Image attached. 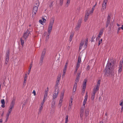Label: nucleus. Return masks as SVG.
<instances>
[{
	"label": "nucleus",
	"mask_w": 123,
	"mask_h": 123,
	"mask_svg": "<svg viewBox=\"0 0 123 123\" xmlns=\"http://www.w3.org/2000/svg\"><path fill=\"white\" fill-rule=\"evenodd\" d=\"M49 92V91L48 90H45V94L44 96V98H46L48 95V92Z\"/></svg>",
	"instance_id": "17"
},
{
	"label": "nucleus",
	"mask_w": 123,
	"mask_h": 123,
	"mask_svg": "<svg viewBox=\"0 0 123 123\" xmlns=\"http://www.w3.org/2000/svg\"><path fill=\"white\" fill-rule=\"evenodd\" d=\"M84 107H85L84 106L83 107H82V109L81 110L80 112H83V113L84 112Z\"/></svg>",
	"instance_id": "42"
},
{
	"label": "nucleus",
	"mask_w": 123,
	"mask_h": 123,
	"mask_svg": "<svg viewBox=\"0 0 123 123\" xmlns=\"http://www.w3.org/2000/svg\"><path fill=\"white\" fill-rule=\"evenodd\" d=\"M81 72L78 71V72L77 73V75L76 76L77 77H78L80 78L81 74Z\"/></svg>",
	"instance_id": "32"
},
{
	"label": "nucleus",
	"mask_w": 123,
	"mask_h": 123,
	"mask_svg": "<svg viewBox=\"0 0 123 123\" xmlns=\"http://www.w3.org/2000/svg\"><path fill=\"white\" fill-rule=\"evenodd\" d=\"M64 96V93L63 92H62L61 93V96H60V99H62L63 98Z\"/></svg>",
	"instance_id": "34"
},
{
	"label": "nucleus",
	"mask_w": 123,
	"mask_h": 123,
	"mask_svg": "<svg viewBox=\"0 0 123 123\" xmlns=\"http://www.w3.org/2000/svg\"><path fill=\"white\" fill-rule=\"evenodd\" d=\"M74 35V33L73 32H72L71 33L70 37V39L69 41L70 42H71V41L72 40V37Z\"/></svg>",
	"instance_id": "22"
},
{
	"label": "nucleus",
	"mask_w": 123,
	"mask_h": 123,
	"mask_svg": "<svg viewBox=\"0 0 123 123\" xmlns=\"http://www.w3.org/2000/svg\"><path fill=\"white\" fill-rule=\"evenodd\" d=\"M9 55L10 51L9 50H8L6 52V54L5 61V63L6 65L8 63L9 60Z\"/></svg>",
	"instance_id": "4"
},
{
	"label": "nucleus",
	"mask_w": 123,
	"mask_h": 123,
	"mask_svg": "<svg viewBox=\"0 0 123 123\" xmlns=\"http://www.w3.org/2000/svg\"><path fill=\"white\" fill-rule=\"evenodd\" d=\"M54 21V19L53 18H51L50 19L48 29V36L46 37V40H47L49 39V36L50 35V33L51 32Z\"/></svg>",
	"instance_id": "2"
},
{
	"label": "nucleus",
	"mask_w": 123,
	"mask_h": 123,
	"mask_svg": "<svg viewBox=\"0 0 123 123\" xmlns=\"http://www.w3.org/2000/svg\"><path fill=\"white\" fill-rule=\"evenodd\" d=\"M43 57H41L40 58V61L39 62V63L41 65H42L43 61L44 59Z\"/></svg>",
	"instance_id": "19"
},
{
	"label": "nucleus",
	"mask_w": 123,
	"mask_h": 123,
	"mask_svg": "<svg viewBox=\"0 0 123 123\" xmlns=\"http://www.w3.org/2000/svg\"><path fill=\"white\" fill-rule=\"evenodd\" d=\"M82 21V20L81 19H80L78 20V23L77 24L76 27L75 28L76 30L78 31L79 30V28L81 26Z\"/></svg>",
	"instance_id": "6"
},
{
	"label": "nucleus",
	"mask_w": 123,
	"mask_h": 123,
	"mask_svg": "<svg viewBox=\"0 0 123 123\" xmlns=\"http://www.w3.org/2000/svg\"><path fill=\"white\" fill-rule=\"evenodd\" d=\"M110 22L108 21H107V22H106V26H105L107 28L108 27V25L110 24Z\"/></svg>",
	"instance_id": "44"
},
{
	"label": "nucleus",
	"mask_w": 123,
	"mask_h": 123,
	"mask_svg": "<svg viewBox=\"0 0 123 123\" xmlns=\"http://www.w3.org/2000/svg\"><path fill=\"white\" fill-rule=\"evenodd\" d=\"M26 80H25H25H24V83H23V85L25 86L26 85Z\"/></svg>",
	"instance_id": "58"
},
{
	"label": "nucleus",
	"mask_w": 123,
	"mask_h": 123,
	"mask_svg": "<svg viewBox=\"0 0 123 123\" xmlns=\"http://www.w3.org/2000/svg\"><path fill=\"white\" fill-rule=\"evenodd\" d=\"M107 21H109V22H110V15H108V17H107Z\"/></svg>",
	"instance_id": "39"
},
{
	"label": "nucleus",
	"mask_w": 123,
	"mask_h": 123,
	"mask_svg": "<svg viewBox=\"0 0 123 123\" xmlns=\"http://www.w3.org/2000/svg\"><path fill=\"white\" fill-rule=\"evenodd\" d=\"M87 82V80L86 79H85L84 80L83 83V85L84 86H86V82Z\"/></svg>",
	"instance_id": "35"
},
{
	"label": "nucleus",
	"mask_w": 123,
	"mask_h": 123,
	"mask_svg": "<svg viewBox=\"0 0 123 123\" xmlns=\"http://www.w3.org/2000/svg\"><path fill=\"white\" fill-rule=\"evenodd\" d=\"M46 53V50L45 49H44L41 54V57L44 58Z\"/></svg>",
	"instance_id": "13"
},
{
	"label": "nucleus",
	"mask_w": 123,
	"mask_h": 123,
	"mask_svg": "<svg viewBox=\"0 0 123 123\" xmlns=\"http://www.w3.org/2000/svg\"><path fill=\"white\" fill-rule=\"evenodd\" d=\"M10 113H9V112H8V113H7L6 116V119L5 121L6 122L8 121L9 115Z\"/></svg>",
	"instance_id": "16"
},
{
	"label": "nucleus",
	"mask_w": 123,
	"mask_h": 123,
	"mask_svg": "<svg viewBox=\"0 0 123 123\" xmlns=\"http://www.w3.org/2000/svg\"><path fill=\"white\" fill-rule=\"evenodd\" d=\"M123 65H119V68H122V67Z\"/></svg>",
	"instance_id": "62"
},
{
	"label": "nucleus",
	"mask_w": 123,
	"mask_h": 123,
	"mask_svg": "<svg viewBox=\"0 0 123 123\" xmlns=\"http://www.w3.org/2000/svg\"><path fill=\"white\" fill-rule=\"evenodd\" d=\"M83 114L84 113L83 112H80V116L82 120L83 119Z\"/></svg>",
	"instance_id": "36"
},
{
	"label": "nucleus",
	"mask_w": 123,
	"mask_h": 123,
	"mask_svg": "<svg viewBox=\"0 0 123 123\" xmlns=\"http://www.w3.org/2000/svg\"><path fill=\"white\" fill-rule=\"evenodd\" d=\"M45 98H43V102L42 103H41V105H43V104L45 100Z\"/></svg>",
	"instance_id": "40"
},
{
	"label": "nucleus",
	"mask_w": 123,
	"mask_h": 123,
	"mask_svg": "<svg viewBox=\"0 0 123 123\" xmlns=\"http://www.w3.org/2000/svg\"><path fill=\"white\" fill-rule=\"evenodd\" d=\"M89 114V111H87L86 110L85 111V116L86 117H87Z\"/></svg>",
	"instance_id": "28"
},
{
	"label": "nucleus",
	"mask_w": 123,
	"mask_h": 123,
	"mask_svg": "<svg viewBox=\"0 0 123 123\" xmlns=\"http://www.w3.org/2000/svg\"><path fill=\"white\" fill-rule=\"evenodd\" d=\"M63 2V0H60V4L61 6H62V5Z\"/></svg>",
	"instance_id": "45"
},
{
	"label": "nucleus",
	"mask_w": 123,
	"mask_h": 123,
	"mask_svg": "<svg viewBox=\"0 0 123 123\" xmlns=\"http://www.w3.org/2000/svg\"><path fill=\"white\" fill-rule=\"evenodd\" d=\"M88 97V95L87 92H86V95L85 97V99H84L83 102V104L84 106L86 103L87 100V98Z\"/></svg>",
	"instance_id": "8"
},
{
	"label": "nucleus",
	"mask_w": 123,
	"mask_h": 123,
	"mask_svg": "<svg viewBox=\"0 0 123 123\" xmlns=\"http://www.w3.org/2000/svg\"><path fill=\"white\" fill-rule=\"evenodd\" d=\"M104 29L103 28L100 30L99 33V35H101L103 34L104 31Z\"/></svg>",
	"instance_id": "30"
},
{
	"label": "nucleus",
	"mask_w": 123,
	"mask_h": 123,
	"mask_svg": "<svg viewBox=\"0 0 123 123\" xmlns=\"http://www.w3.org/2000/svg\"><path fill=\"white\" fill-rule=\"evenodd\" d=\"M70 0H67V2L66 4V6L67 7L69 5Z\"/></svg>",
	"instance_id": "33"
},
{
	"label": "nucleus",
	"mask_w": 123,
	"mask_h": 123,
	"mask_svg": "<svg viewBox=\"0 0 123 123\" xmlns=\"http://www.w3.org/2000/svg\"><path fill=\"white\" fill-rule=\"evenodd\" d=\"M40 106H41V107H40L39 109V112H40V113H41V111L42 110V109H43V105H41Z\"/></svg>",
	"instance_id": "41"
},
{
	"label": "nucleus",
	"mask_w": 123,
	"mask_h": 123,
	"mask_svg": "<svg viewBox=\"0 0 123 123\" xmlns=\"http://www.w3.org/2000/svg\"><path fill=\"white\" fill-rule=\"evenodd\" d=\"M84 43V41L81 40L80 44V46L79 48V49L80 50L82 48L83 45Z\"/></svg>",
	"instance_id": "12"
},
{
	"label": "nucleus",
	"mask_w": 123,
	"mask_h": 123,
	"mask_svg": "<svg viewBox=\"0 0 123 123\" xmlns=\"http://www.w3.org/2000/svg\"><path fill=\"white\" fill-rule=\"evenodd\" d=\"M77 70L78 69H77V68H75V70L74 72V74H76L77 73Z\"/></svg>",
	"instance_id": "64"
},
{
	"label": "nucleus",
	"mask_w": 123,
	"mask_h": 123,
	"mask_svg": "<svg viewBox=\"0 0 123 123\" xmlns=\"http://www.w3.org/2000/svg\"><path fill=\"white\" fill-rule=\"evenodd\" d=\"M86 86H83V87L82 88L83 90L85 91L86 87Z\"/></svg>",
	"instance_id": "53"
},
{
	"label": "nucleus",
	"mask_w": 123,
	"mask_h": 123,
	"mask_svg": "<svg viewBox=\"0 0 123 123\" xmlns=\"http://www.w3.org/2000/svg\"><path fill=\"white\" fill-rule=\"evenodd\" d=\"M39 22L42 24H43V21L41 20H40L39 21Z\"/></svg>",
	"instance_id": "57"
},
{
	"label": "nucleus",
	"mask_w": 123,
	"mask_h": 123,
	"mask_svg": "<svg viewBox=\"0 0 123 123\" xmlns=\"http://www.w3.org/2000/svg\"><path fill=\"white\" fill-rule=\"evenodd\" d=\"M30 35V31L28 29H27L26 32L24 33L23 37L24 38V39L26 40L28 37Z\"/></svg>",
	"instance_id": "3"
},
{
	"label": "nucleus",
	"mask_w": 123,
	"mask_h": 123,
	"mask_svg": "<svg viewBox=\"0 0 123 123\" xmlns=\"http://www.w3.org/2000/svg\"><path fill=\"white\" fill-rule=\"evenodd\" d=\"M106 4H104V3H103L102 5V7L101 9V11L103 12L104 10L106 9Z\"/></svg>",
	"instance_id": "10"
},
{
	"label": "nucleus",
	"mask_w": 123,
	"mask_h": 123,
	"mask_svg": "<svg viewBox=\"0 0 123 123\" xmlns=\"http://www.w3.org/2000/svg\"><path fill=\"white\" fill-rule=\"evenodd\" d=\"M94 9V8L93 7L92 8L91 11L90 12V13H92Z\"/></svg>",
	"instance_id": "49"
},
{
	"label": "nucleus",
	"mask_w": 123,
	"mask_h": 123,
	"mask_svg": "<svg viewBox=\"0 0 123 123\" xmlns=\"http://www.w3.org/2000/svg\"><path fill=\"white\" fill-rule=\"evenodd\" d=\"M20 41H21V44L22 46L23 47L24 46V40H23L22 39V37H21L20 38Z\"/></svg>",
	"instance_id": "21"
},
{
	"label": "nucleus",
	"mask_w": 123,
	"mask_h": 123,
	"mask_svg": "<svg viewBox=\"0 0 123 123\" xmlns=\"http://www.w3.org/2000/svg\"><path fill=\"white\" fill-rule=\"evenodd\" d=\"M113 69V65L111 63L108 62L104 71L105 76H108L111 74Z\"/></svg>",
	"instance_id": "1"
},
{
	"label": "nucleus",
	"mask_w": 123,
	"mask_h": 123,
	"mask_svg": "<svg viewBox=\"0 0 123 123\" xmlns=\"http://www.w3.org/2000/svg\"><path fill=\"white\" fill-rule=\"evenodd\" d=\"M68 62H66L65 64V66L64 67L67 68L68 66Z\"/></svg>",
	"instance_id": "51"
},
{
	"label": "nucleus",
	"mask_w": 123,
	"mask_h": 123,
	"mask_svg": "<svg viewBox=\"0 0 123 123\" xmlns=\"http://www.w3.org/2000/svg\"><path fill=\"white\" fill-rule=\"evenodd\" d=\"M38 7L37 6H35L33 7L32 13L33 15H36V13H37V12L38 9Z\"/></svg>",
	"instance_id": "7"
},
{
	"label": "nucleus",
	"mask_w": 123,
	"mask_h": 123,
	"mask_svg": "<svg viewBox=\"0 0 123 123\" xmlns=\"http://www.w3.org/2000/svg\"><path fill=\"white\" fill-rule=\"evenodd\" d=\"M100 35H99V34H98V36L97 38V39H98V40L99 38L100 37H101V36Z\"/></svg>",
	"instance_id": "59"
},
{
	"label": "nucleus",
	"mask_w": 123,
	"mask_h": 123,
	"mask_svg": "<svg viewBox=\"0 0 123 123\" xmlns=\"http://www.w3.org/2000/svg\"><path fill=\"white\" fill-rule=\"evenodd\" d=\"M100 80H99L97 82V84L96 86V87L98 88V89H99V86H100Z\"/></svg>",
	"instance_id": "24"
},
{
	"label": "nucleus",
	"mask_w": 123,
	"mask_h": 123,
	"mask_svg": "<svg viewBox=\"0 0 123 123\" xmlns=\"http://www.w3.org/2000/svg\"><path fill=\"white\" fill-rule=\"evenodd\" d=\"M62 101H63L62 99H60V101H59V107H61V105H62Z\"/></svg>",
	"instance_id": "26"
},
{
	"label": "nucleus",
	"mask_w": 123,
	"mask_h": 123,
	"mask_svg": "<svg viewBox=\"0 0 123 123\" xmlns=\"http://www.w3.org/2000/svg\"><path fill=\"white\" fill-rule=\"evenodd\" d=\"M95 37H94L93 36H92V42H94V39H95Z\"/></svg>",
	"instance_id": "52"
},
{
	"label": "nucleus",
	"mask_w": 123,
	"mask_h": 123,
	"mask_svg": "<svg viewBox=\"0 0 123 123\" xmlns=\"http://www.w3.org/2000/svg\"><path fill=\"white\" fill-rule=\"evenodd\" d=\"M123 100H121V101L120 102L119 105L121 106H123Z\"/></svg>",
	"instance_id": "43"
},
{
	"label": "nucleus",
	"mask_w": 123,
	"mask_h": 123,
	"mask_svg": "<svg viewBox=\"0 0 123 123\" xmlns=\"http://www.w3.org/2000/svg\"><path fill=\"white\" fill-rule=\"evenodd\" d=\"M122 71V68H119L118 70V72L119 73H121V72Z\"/></svg>",
	"instance_id": "55"
},
{
	"label": "nucleus",
	"mask_w": 123,
	"mask_h": 123,
	"mask_svg": "<svg viewBox=\"0 0 123 123\" xmlns=\"http://www.w3.org/2000/svg\"><path fill=\"white\" fill-rule=\"evenodd\" d=\"M60 77L59 76H58L57 78V81H60Z\"/></svg>",
	"instance_id": "54"
},
{
	"label": "nucleus",
	"mask_w": 123,
	"mask_h": 123,
	"mask_svg": "<svg viewBox=\"0 0 123 123\" xmlns=\"http://www.w3.org/2000/svg\"><path fill=\"white\" fill-rule=\"evenodd\" d=\"M79 77H77L76 76V79L75 81V84H77V83L79 81Z\"/></svg>",
	"instance_id": "23"
},
{
	"label": "nucleus",
	"mask_w": 123,
	"mask_h": 123,
	"mask_svg": "<svg viewBox=\"0 0 123 123\" xmlns=\"http://www.w3.org/2000/svg\"><path fill=\"white\" fill-rule=\"evenodd\" d=\"M87 43H85V45L84 46L86 48L87 46Z\"/></svg>",
	"instance_id": "60"
},
{
	"label": "nucleus",
	"mask_w": 123,
	"mask_h": 123,
	"mask_svg": "<svg viewBox=\"0 0 123 123\" xmlns=\"http://www.w3.org/2000/svg\"><path fill=\"white\" fill-rule=\"evenodd\" d=\"M55 101L53 102L52 103V106L53 107V106H54V105H55Z\"/></svg>",
	"instance_id": "56"
},
{
	"label": "nucleus",
	"mask_w": 123,
	"mask_h": 123,
	"mask_svg": "<svg viewBox=\"0 0 123 123\" xmlns=\"http://www.w3.org/2000/svg\"><path fill=\"white\" fill-rule=\"evenodd\" d=\"M35 4H36V6H37L38 7L39 6V3L38 0H36V3Z\"/></svg>",
	"instance_id": "29"
},
{
	"label": "nucleus",
	"mask_w": 123,
	"mask_h": 123,
	"mask_svg": "<svg viewBox=\"0 0 123 123\" xmlns=\"http://www.w3.org/2000/svg\"><path fill=\"white\" fill-rule=\"evenodd\" d=\"M77 84H74V85L73 91L74 92L76 91Z\"/></svg>",
	"instance_id": "25"
},
{
	"label": "nucleus",
	"mask_w": 123,
	"mask_h": 123,
	"mask_svg": "<svg viewBox=\"0 0 123 123\" xmlns=\"http://www.w3.org/2000/svg\"><path fill=\"white\" fill-rule=\"evenodd\" d=\"M32 64H31L30 66L29 69V70H28V74H29L30 73V71L31 70V68L32 67Z\"/></svg>",
	"instance_id": "31"
},
{
	"label": "nucleus",
	"mask_w": 123,
	"mask_h": 123,
	"mask_svg": "<svg viewBox=\"0 0 123 123\" xmlns=\"http://www.w3.org/2000/svg\"><path fill=\"white\" fill-rule=\"evenodd\" d=\"M1 102L2 104V105H1V106L3 108H4L5 107V102L4 100V99H2L1 100Z\"/></svg>",
	"instance_id": "20"
},
{
	"label": "nucleus",
	"mask_w": 123,
	"mask_h": 123,
	"mask_svg": "<svg viewBox=\"0 0 123 123\" xmlns=\"http://www.w3.org/2000/svg\"><path fill=\"white\" fill-rule=\"evenodd\" d=\"M58 86H55V91H57V90L58 89V91H59L58 88Z\"/></svg>",
	"instance_id": "46"
},
{
	"label": "nucleus",
	"mask_w": 123,
	"mask_h": 123,
	"mask_svg": "<svg viewBox=\"0 0 123 123\" xmlns=\"http://www.w3.org/2000/svg\"><path fill=\"white\" fill-rule=\"evenodd\" d=\"M99 89L97 87H96L94 88L93 90V91L92 92V94H94L95 95V94L97 92V91Z\"/></svg>",
	"instance_id": "14"
},
{
	"label": "nucleus",
	"mask_w": 123,
	"mask_h": 123,
	"mask_svg": "<svg viewBox=\"0 0 123 123\" xmlns=\"http://www.w3.org/2000/svg\"><path fill=\"white\" fill-rule=\"evenodd\" d=\"M27 74H25V76L24 78V80L25 81L27 79Z\"/></svg>",
	"instance_id": "47"
},
{
	"label": "nucleus",
	"mask_w": 123,
	"mask_h": 123,
	"mask_svg": "<svg viewBox=\"0 0 123 123\" xmlns=\"http://www.w3.org/2000/svg\"><path fill=\"white\" fill-rule=\"evenodd\" d=\"M58 92L59 91H58V89L57 90V91H55L53 95V99H54L57 98Z\"/></svg>",
	"instance_id": "9"
},
{
	"label": "nucleus",
	"mask_w": 123,
	"mask_h": 123,
	"mask_svg": "<svg viewBox=\"0 0 123 123\" xmlns=\"http://www.w3.org/2000/svg\"><path fill=\"white\" fill-rule=\"evenodd\" d=\"M102 41V39H100L98 42V46H99L100 45V44L101 43Z\"/></svg>",
	"instance_id": "38"
},
{
	"label": "nucleus",
	"mask_w": 123,
	"mask_h": 123,
	"mask_svg": "<svg viewBox=\"0 0 123 123\" xmlns=\"http://www.w3.org/2000/svg\"><path fill=\"white\" fill-rule=\"evenodd\" d=\"M123 111V106H121V112H122Z\"/></svg>",
	"instance_id": "61"
},
{
	"label": "nucleus",
	"mask_w": 123,
	"mask_h": 123,
	"mask_svg": "<svg viewBox=\"0 0 123 123\" xmlns=\"http://www.w3.org/2000/svg\"><path fill=\"white\" fill-rule=\"evenodd\" d=\"M67 68L64 67L63 70V73L62 74V76L63 77L65 74L67 70Z\"/></svg>",
	"instance_id": "18"
},
{
	"label": "nucleus",
	"mask_w": 123,
	"mask_h": 123,
	"mask_svg": "<svg viewBox=\"0 0 123 123\" xmlns=\"http://www.w3.org/2000/svg\"><path fill=\"white\" fill-rule=\"evenodd\" d=\"M89 15V13L88 11H87L86 13L85 17L84 19V20L85 22L87 20L88 18V16Z\"/></svg>",
	"instance_id": "11"
},
{
	"label": "nucleus",
	"mask_w": 123,
	"mask_h": 123,
	"mask_svg": "<svg viewBox=\"0 0 123 123\" xmlns=\"http://www.w3.org/2000/svg\"><path fill=\"white\" fill-rule=\"evenodd\" d=\"M95 97V95H94V94H92L91 98V99L92 100H93L94 99Z\"/></svg>",
	"instance_id": "37"
},
{
	"label": "nucleus",
	"mask_w": 123,
	"mask_h": 123,
	"mask_svg": "<svg viewBox=\"0 0 123 123\" xmlns=\"http://www.w3.org/2000/svg\"><path fill=\"white\" fill-rule=\"evenodd\" d=\"M14 103L15 102L14 101L12 100V101L10 106L9 107L8 112H9V113H11V111L12 110V109H13L14 105Z\"/></svg>",
	"instance_id": "5"
},
{
	"label": "nucleus",
	"mask_w": 123,
	"mask_h": 123,
	"mask_svg": "<svg viewBox=\"0 0 123 123\" xmlns=\"http://www.w3.org/2000/svg\"><path fill=\"white\" fill-rule=\"evenodd\" d=\"M108 0H104L103 3H104L105 4L107 5V2Z\"/></svg>",
	"instance_id": "50"
},
{
	"label": "nucleus",
	"mask_w": 123,
	"mask_h": 123,
	"mask_svg": "<svg viewBox=\"0 0 123 123\" xmlns=\"http://www.w3.org/2000/svg\"><path fill=\"white\" fill-rule=\"evenodd\" d=\"M73 99L72 98V97L71 98V100L69 102V108H71V106L72 105Z\"/></svg>",
	"instance_id": "15"
},
{
	"label": "nucleus",
	"mask_w": 123,
	"mask_h": 123,
	"mask_svg": "<svg viewBox=\"0 0 123 123\" xmlns=\"http://www.w3.org/2000/svg\"><path fill=\"white\" fill-rule=\"evenodd\" d=\"M68 115H67L66 116L65 123H68Z\"/></svg>",
	"instance_id": "27"
},
{
	"label": "nucleus",
	"mask_w": 123,
	"mask_h": 123,
	"mask_svg": "<svg viewBox=\"0 0 123 123\" xmlns=\"http://www.w3.org/2000/svg\"><path fill=\"white\" fill-rule=\"evenodd\" d=\"M81 62V57H80V56L79 57H78V62Z\"/></svg>",
	"instance_id": "48"
},
{
	"label": "nucleus",
	"mask_w": 123,
	"mask_h": 123,
	"mask_svg": "<svg viewBox=\"0 0 123 123\" xmlns=\"http://www.w3.org/2000/svg\"><path fill=\"white\" fill-rule=\"evenodd\" d=\"M85 91L83 90L82 92V95H83L85 93Z\"/></svg>",
	"instance_id": "63"
}]
</instances>
